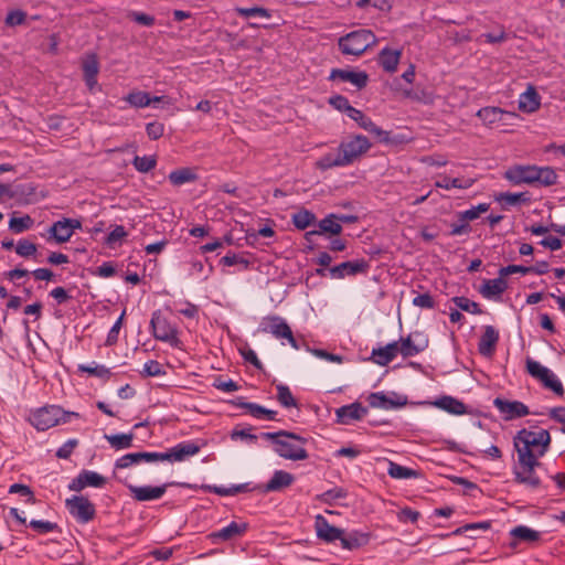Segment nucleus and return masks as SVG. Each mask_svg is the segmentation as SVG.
Listing matches in <instances>:
<instances>
[{
    "mask_svg": "<svg viewBox=\"0 0 565 565\" xmlns=\"http://www.w3.org/2000/svg\"><path fill=\"white\" fill-rule=\"evenodd\" d=\"M372 147L370 140L363 135H355L347 141L340 142L338 153H326L316 163L320 170L335 167H347L359 160Z\"/></svg>",
    "mask_w": 565,
    "mask_h": 565,
    "instance_id": "1",
    "label": "nucleus"
},
{
    "mask_svg": "<svg viewBox=\"0 0 565 565\" xmlns=\"http://www.w3.org/2000/svg\"><path fill=\"white\" fill-rule=\"evenodd\" d=\"M551 436L548 430L540 428L537 430L521 429L514 437V446L518 451V458L535 459L544 456L548 450Z\"/></svg>",
    "mask_w": 565,
    "mask_h": 565,
    "instance_id": "2",
    "label": "nucleus"
},
{
    "mask_svg": "<svg viewBox=\"0 0 565 565\" xmlns=\"http://www.w3.org/2000/svg\"><path fill=\"white\" fill-rule=\"evenodd\" d=\"M260 437L271 440L275 445V451L282 458L289 460H306L309 457L308 451L303 448L308 439L288 430H279L275 433H262Z\"/></svg>",
    "mask_w": 565,
    "mask_h": 565,
    "instance_id": "3",
    "label": "nucleus"
},
{
    "mask_svg": "<svg viewBox=\"0 0 565 565\" xmlns=\"http://www.w3.org/2000/svg\"><path fill=\"white\" fill-rule=\"evenodd\" d=\"M376 35L369 29H359L342 35L338 49L343 55L361 56L377 43Z\"/></svg>",
    "mask_w": 565,
    "mask_h": 565,
    "instance_id": "4",
    "label": "nucleus"
},
{
    "mask_svg": "<svg viewBox=\"0 0 565 565\" xmlns=\"http://www.w3.org/2000/svg\"><path fill=\"white\" fill-rule=\"evenodd\" d=\"M71 417L78 418L79 414L64 411L57 405H46L33 411L29 417V422L38 430L44 431L58 424L68 423Z\"/></svg>",
    "mask_w": 565,
    "mask_h": 565,
    "instance_id": "5",
    "label": "nucleus"
},
{
    "mask_svg": "<svg viewBox=\"0 0 565 565\" xmlns=\"http://www.w3.org/2000/svg\"><path fill=\"white\" fill-rule=\"evenodd\" d=\"M150 327L156 340L167 342L172 347L180 344L177 327L171 324L170 321L162 316L160 310L152 312Z\"/></svg>",
    "mask_w": 565,
    "mask_h": 565,
    "instance_id": "6",
    "label": "nucleus"
},
{
    "mask_svg": "<svg viewBox=\"0 0 565 565\" xmlns=\"http://www.w3.org/2000/svg\"><path fill=\"white\" fill-rule=\"evenodd\" d=\"M68 513L82 524L89 523L96 518L95 504L84 495H73L65 500Z\"/></svg>",
    "mask_w": 565,
    "mask_h": 565,
    "instance_id": "7",
    "label": "nucleus"
},
{
    "mask_svg": "<svg viewBox=\"0 0 565 565\" xmlns=\"http://www.w3.org/2000/svg\"><path fill=\"white\" fill-rule=\"evenodd\" d=\"M260 330L265 333H270L277 339H286L289 344L299 349V344L295 339L289 324L279 316H267L260 323Z\"/></svg>",
    "mask_w": 565,
    "mask_h": 565,
    "instance_id": "8",
    "label": "nucleus"
},
{
    "mask_svg": "<svg viewBox=\"0 0 565 565\" xmlns=\"http://www.w3.org/2000/svg\"><path fill=\"white\" fill-rule=\"evenodd\" d=\"M526 370L531 376L540 380L546 388L553 391L557 396H564V387L551 370L531 359L526 361Z\"/></svg>",
    "mask_w": 565,
    "mask_h": 565,
    "instance_id": "9",
    "label": "nucleus"
},
{
    "mask_svg": "<svg viewBox=\"0 0 565 565\" xmlns=\"http://www.w3.org/2000/svg\"><path fill=\"white\" fill-rule=\"evenodd\" d=\"M201 447L193 441H183L167 452H153L154 462L157 461H183L189 457L196 455L200 451Z\"/></svg>",
    "mask_w": 565,
    "mask_h": 565,
    "instance_id": "10",
    "label": "nucleus"
},
{
    "mask_svg": "<svg viewBox=\"0 0 565 565\" xmlns=\"http://www.w3.org/2000/svg\"><path fill=\"white\" fill-rule=\"evenodd\" d=\"M540 466V461L535 459L519 458V468L515 470V481L526 484L532 489H536L541 484L540 478L535 475V467Z\"/></svg>",
    "mask_w": 565,
    "mask_h": 565,
    "instance_id": "11",
    "label": "nucleus"
},
{
    "mask_svg": "<svg viewBox=\"0 0 565 565\" xmlns=\"http://www.w3.org/2000/svg\"><path fill=\"white\" fill-rule=\"evenodd\" d=\"M370 264L364 258L343 262L329 269L332 278L342 279L347 276H356L367 273Z\"/></svg>",
    "mask_w": 565,
    "mask_h": 565,
    "instance_id": "12",
    "label": "nucleus"
},
{
    "mask_svg": "<svg viewBox=\"0 0 565 565\" xmlns=\"http://www.w3.org/2000/svg\"><path fill=\"white\" fill-rule=\"evenodd\" d=\"M351 119H353L362 129L377 137L380 142L388 143L391 142L390 132L381 129L375 125V122L367 116L363 114V111L353 108L350 110V115H348Z\"/></svg>",
    "mask_w": 565,
    "mask_h": 565,
    "instance_id": "13",
    "label": "nucleus"
},
{
    "mask_svg": "<svg viewBox=\"0 0 565 565\" xmlns=\"http://www.w3.org/2000/svg\"><path fill=\"white\" fill-rule=\"evenodd\" d=\"M122 482L128 488L131 497L136 501H139V502L152 501V500L160 499L166 493L167 488L174 484L173 482H170V483H164V484L158 486V487H151V486L137 487V486L127 483L125 481H122Z\"/></svg>",
    "mask_w": 565,
    "mask_h": 565,
    "instance_id": "14",
    "label": "nucleus"
},
{
    "mask_svg": "<svg viewBox=\"0 0 565 565\" xmlns=\"http://www.w3.org/2000/svg\"><path fill=\"white\" fill-rule=\"evenodd\" d=\"M106 482V478L102 475L90 470H82L78 476L71 481L68 489L74 492H81L86 487L103 488Z\"/></svg>",
    "mask_w": 565,
    "mask_h": 565,
    "instance_id": "15",
    "label": "nucleus"
},
{
    "mask_svg": "<svg viewBox=\"0 0 565 565\" xmlns=\"http://www.w3.org/2000/svg\"><path fill=\"white\" fill-rule=\"evenodd\" d=\"M493 405L504 415V419L511 420L514 418H521L530 414L529 407L519 401H507L497 397L493 401Z\"/></svg>",
    "mask_w": 565,
    "mask_h": 565,
    "instance_id": "16",
    "label": "nucleus"
},
{
    "mask_svg": "<svg viewBox=\"0 0 565 565\" xmlns=\"http://www.w3.org/2000/svg\"><path fill=\"white\" fill-rule=\"evenodd\" d=\"M329 79H331V81L340 79L341 82H350L358 89H362L367 85L369 75L366 72H363V71L354 72V71H350V70L332 68Z\"/></svg>",
    "mask_w": 565,
    "mask_h": 565,
    "instance_id": "17",
    "label": "nucleus"
},
{
    "mask_svg": "<svg viewBox=\"0 0 565 565\" xmlns=\"http://www.w3.org/2000/svg\"><path fill=\"white\" fill-rule=\"evenodd\" d=\"M315 529L317 536L324 542L331 543L342 539L343 530L331 525L321 514L315 518Z\"/></svg>",
    "mask_w": 565,
    "mask_h": 565,
    "instance_id": "18",
    "label": "nucleus"
},
{
    "mask_svg": "<svg viewBox=\"0 0 565 565\" xmlns=\"http://www.w3.org/2000/svg\"><path fill=\"white\" fill-rule=\"evenodd\" d=\"M295 481V476L285 470H276L269 481L257 487L262 492H277L290 487Z\"/></svg>",
    "mask_w": 565,
    "mask_h": 565,
    "instance_id": "19",
    "label": "nucleus"
},
{
    "mask_svg": "<svg viewBox=\"0 0 565 565\" xmlns=\"http://www.w3.org/2000/svg\"><path fill=\"white\" fill-rule=\"evenodd\" d=\"M246 530H247L246 523H237V522L233 521L225 527L210 533L207 537L213 543L226 542V541L233 540L235 537L242 536L246 532Z\"/></svg>",
    "mask_w": 565,
    "mask_h": 565,
    "instance_id": "20",
    "label": "nucleus"
},
{
    "mask_svg": "<svg viewBox=\"0 0 565 565\" xmlns=\"http://www.w3.org/2000/svg\"><path fill=\"white\" fill-rule=\"evenodd\" d=\"M504 177L514 184L534 183L535 166H514L505 171Z\"/></svg>",
    "mask_w": 565,
    "mask_h": 565,
    "instance_id": "21",
    "label": "nucleus"
},
{
    "mask_svg": "<svg viewBox=\"0 0 565 565\" xmlns=\"http://www.w3.org/2000/svg\"><path fill=\"white\" fill-rule=\"evenodd\" d=\"M499 341V332L492 326H486L478 343V351L483 356H491Z\"/></svg>",
    "mask_w": 565,
    "mask_h": 565,
    "instance_id": "22",
    "label": "nucleus"
},
{
    "mask_svg": "<svg viewBox=\"0 0 565 565\" xmlns=\"http://www.w3.org/2000/svg\"><path fill=\"white\" fill-rule=\"evenodd\" d=\"M477 117L487 126L505 120V117H518L516 114L505 111L499 107H483L477 111Z\"/></svg>",
    "mask_w": 565,
    "mask_h": 565,
    "instance_id": "23",
    "label": "nucleus"
},
{
    "mask_svg": "<svg viewBox=\"0 0 565 565\" xmlns=\"http://www.w3.org/2000/svg\"><path fill=\"white\" fill-rule=\"evenodd\" d=\"M399 353L397 341H393L385 347L374 348L372 350L373 361L381 366L388 365Z\"/></svg>",
    "mask_w": 565,
    "mask_h": 565,
    "instance_id": "24",
    "label": "nucleus"
},
{
    "mask_svg": "<svg viewBox=\"0 0 565 565\" xmlns=\"http://www.w3.org/2000/svg\"><path fill=\"white\" fill-rule=\"evenodd\" d=\"M82 70L86 86L92 92L97 85V75L99 72V63L96 54H89L84 58Z\"/></svg>",
    "mask_w": 565,
    "mask_h": 565,
    "instance_id": "25",
    "label": "nucleus"
},
{
    "mask_svg": "<svg viewBox=\"0 0 565 565\" xmlns=\"http://www.w3.org/2000/svg\"><path fill=\"white\" fill-rule=\"evenodd\" d=\"M366 413L367 408L363 407L360 403L344 405L335 412L338 422L341 424H349L351 420H359L363 418Z\"/></svg>",
    "mask_w": 565,
    "mask_h": 565,
    "instance_id": "26",
    "label": "nucleus"
},
{
    "mask_svg": "<svg viewBox=\"0 0 565 565\" xmlns=\"http://www.w3.org/2000/svg\"><path fill=\"white\" fill-rule=\"evenodd\" d=\"M401 56V50H392L390 47H384L379 53L377 62L385 72L394 73L397 70Z\"/></svg>",
    "mask_w": 565,
    "mask_h": 565,
    "instance_id": "27",
    "label": "nucleus"
},
{
    "mask_svg": "<svg viewBox=\"0 0 565 565\" xmlns=\"http://www.w3.org/2000/svg\"><path fill=\"white\" fill-rule=\"evenodd\" d=\"M318 230H312L308 232L309 236L322 235L324 233H330L332 235H340L342 233V226L337 220V214H329L318 223Z\"/></svg>",
    "mask_w": 565,
    "mask_h": 565,
    "instance_id": "28",
    "label": "nucleus"
},
{
    "mask_svg": "<svg viewBox=\"0 0 565 565\" xmlns=\"http://www.w3.org/2000/svg\"><path fill=\"white\" fill-rule=\"evenodd\" d=\"M143 461L145 462H154L153 452L141 451V452L126 454L116 460L115 468L116 469H125L132 465H138Z\"/></svg>",
    "mask_w": 565,
    "mask_h": 565,
    "instance_id": "29",
    "label": "nucleus"
},
{
    "mask_svg": "<svg viewBox=\"0 0 565 565\" xmlns=\"http://www.w3.org/2000/svg\"><path fill=\"white\" fill-rule=\"evenodd\" d=\"M367 403L373 408L392 409L404 406L406 401H394L383 392H375L367 396Z\"/></svg>",
    "mask_w": 565,
    "mask_h": 565,
    "instance_id": "30",
    "label": "nucleus"
},
{
    "mask_svg": "<svg viewBox=\"0 0 565 565\" xmlns=\"http://www.w3.org/2000/svg\"><path fill=\"white\" fill-rule=\"evenodd\" d=\"M540 95L533 86H530L519 98V109L524 113H533L539 109Z\"/></svg>",
    "mask_w": 565,
    "mask_h": 565,
    "instance_id": "31",
    "label": "nucleus"
},
{
    "mask_svg": "<svg viewBox=\"0 0 565 565\" xmlns=\"http://www.w3.org/2000/svg\"><path fill=\"white\" fill-rule=\"evenodd\" d=\"M504 276H500L494 279L484 280L480 292L486 298L500 297L508 288L507 281L503 279Z\"/></svg>",
    "mask_w": 565,
    "mask_h": 565,
    "instance_id": "32",
    "label": "nucleus"
},
{
    "mask_svg": "<svg viewBox=\"0 0 565 565\" xmlns=\"http://www.w3.org/2000/svg\"><path fill=\"white\" fill-rule=\"evenodd\" d=\"M370 533L352 531L348 534H342L341 545L347 550H355L366 545L370 542Z\"/></svg>",
    "mask_w": 565,
    "mask_h": 565,
    "instance_id": "33",
    "label": "nucleus"
},
{
    "mask_svg": "<svg viewBox=\"0 0 565 565\" xmlns=\"http://www.w3.org/2000/svg\"><path fill=\"white\" fill-rule=\"evenodd\" d=\"M50 237L56 243L63 244L70 241L72 237V228H70L66 217L54 222L49 228Z\"/></svg>",
    "mask_w": 565,
    "mask_h": 565,
    "instance_id": "34",
    "label": "nucleus"
},
{
    "mask_svg": "<svg viewBox=\"0 0 565 565\" xmlns=\"http://www.w3.org/2000/svg\"><path fill=\"white\" fill-rule=\"evenodd\" d=\"M234 405L246 409L253 417L262 418L265 416L268 420H276L277 412L267 409L256 403L243 402L238 398L237 402H233Z\"/></svg>",
    "mask_w": 565,
    "mask_h": 565,
    "instance_id": "35",
    "label": "nucleus"
},
{
    "mask_svg": "<svg viewBox=\"0 0 565 565\" xmlns=\"http://www.w3.org/2000/svg\"><path fill=\"white\" fill-rule=\"evenodd\" d=\"M397 342L399 347V353L403 358L415 356L424 351V349L427 347V342L423 344L415 343L412 339V334H408L405 338L402 337Z\"/></svg>",
    "mask_w": 565,
    "mask_h": 565,
    "instance_id": "36",
    "label": "nucleus"
},
{
    "mask_svg": "<svg viewBox=\"0 0 565 565\" xmlns=\"http://www.w3.org/2000/svg\"><path fill=\"white\" fill-rule=\"evenodd\" d=\"M168 178L173 185L179 186L195 181L198 175L191 168H181L171 171Z\"/></svg>",
    "mask_w": 565,
    "mask_h": 565,
    "instance_id": "37",
    "label": "nucleus"
},
{
    "mask_svg": "<svg viewBox=\"0 0 565 565\" xmlns=\"http://www.w3.org/2000/svg\"><path fill=\"white\" fill-rule=\"evenodd\" d=\"M473 183H475L473 179L444 177L440 181L435 182V186L446 189V190H449L451 188L465 190V189L471 188L473 185Z\"/></svg>",
    "mask_w": 565,
    "mask_h": 565,
    "instance_id": "38",
    "label": "nucleus"
},
{
    "mask_svg": "<svg viewBox=\"0 0 565 565\" xmlns=\"http://www.w3.org/2000/svg\"><path fill=\"white\" fill-rule=\"evenodd\" d=\"M317 217L315 213L307 209H301L297 213H294L291 216V222L294 226L300 231L306 230L308 226L315 224Z\"/></svg>",
    "mask_w": 565,
    "mask_h": 565,
    "instance_id": "39",
    "label": "nucleus"
},
{
    "mask_svg": "<svg viewBox=\"0 0 565 565\" xmlns=\"http://www.w3.org/2000/svg\"><path fill=\"white\" fill-rule=\"evenodd\" d=\"M348 497V491L342 487H334L324 491L323 493L317 494L316 500L328 505H334L340 499Z\"/></svg>",
    "mask_w": 565,
    "mask_h": 565,
    "instance_id": "40",
    "label": "nucleus"
},
{
    "mask_svg": "<svg viewBox=\"0 0 565 565\" xmlns=\"http://www.w3.org/2000/svg\"><path fill=\"white\" fill-rule=\"evenodd\" d=\"M437 406L454 415H462L466 413V405L451 396H444L437 402Z\"/></svg>",
    "mask_w": 565,
    "mask_h": 565,
    "instance_id": "41",
    "label": "nucleus"
},
{
    "mask_svg": "<svg viewBox=\"0 0 565 565\" xmlns=\"http://www.w3.org/2000/svg\"><path fill=\"white\" fill-rule=\"evenodd\" d=\"M510 535L519 541L536 542L541 537V533L525 525H518L510 531Z\"/></svg>",
    "mask_w": 565,
    "mask_h": 565,
    "instance_id": "42",
    "label": "nucleus"
},
{
    "mask_svg": "<svg viewBox=\"0 0 565 565\" xmlns=\"http://www.w3.org/2000/svg\"><path fill=\"white\" fill-rule=\"evenodd\" d=\"M387 473L390 477L394 479H411L418 478L419 476V472L417 470L401 466L393 461H390Z\"/></svg>",
    "mask_w": 565,
    "mask_h": 565,
    "instance_id": "43",
    "label": "nucleus"
},
{
    "mask_svg": "<svg viewBox=\"0 0 565 565\" xmlns=\"http://www.w3.org/2000/svg\"><path fill=\"white\" fill-rule=\"evenodd\" d=\"M535 182L544 186L553 185L557 182V174L553 168L535 167Z\"/></svg>",
    "mask_w": 565,
    "mask_h": 565,
    "instance_id": "44",
    "label": "nucleus"
},
{
    "mask_svg": "<svg viewBox=\"0 0 565 565\" xmlns=\"http://www.w3.org/2000/svg\"><path fill=\"white\" fill-rule=\"evenodd\" d=\"M131 107L145 108L150 105V95L142 90H132L124 98Z\"/></svg>",
    "mask_w": 565,
    "mask_h": 565,
    "instance_id": "45",
    "label": "nucleus"
},
{
    "mask_svg": "<svg viewBox=\"0 0 565 565\" xmlns=\"http://www.w3.org/2000/svg\"><path fill=\"white\" fill-rule=\"evenodd\" d=\"M36 188L32 183L28 184H18L14 186V189H11L10 185H8V195L10 199H26L31 195L35 194Z\"/></svg>",
    "mask_w": 565,
    "mask_h": 565,
    "instance_id": "46",
    "label": "nucleus"
},
{
    "mask_svg": "<svg viewBox=\"0 0 565 565\" xmlns=\"http://www.w3.org/2000/svg\"><path fill=\"white\" fill-rule=\"evenodd\" d=\"M128 236V232L122 225H115L114 230L106 236L105 245L109 248H115L121 245V241Z\"/></svg>",
    "mask_w": 565,
    "mask_h": 565,
    "instance_id": "47",
    "label": "nucleus"
},
{
    "mask_svg": "<svg viewBox=\"0 0 565 565\" xmlns=\"http://www.w3.org/2000/svg\"><path fill=\"white\" fill-rule=\"evenodd\" d=\"M132 164L138 172L147 173L156 168L157 158L156 156H136L132 160Z\"/></svg>",
    "mask_w": 565,
    "mask_h": 565,
    "instance_id": "48",
    "label": "nucleus"
},
{
    "mask_svg": "<svg viewBox=\"0 0 565 565\" xmlns=\"http://www.w3.org/2000/svg\"><path fill=\"white\" fill-rule=\"evenodd\" d=\"M451 301L461 310L473 313V315H481L482 309L480 308V305L478 302H475L470 300L467 297L463 296H456L451 299Z\"/></svg>",
    "mask_w": 565,
    "mask_h": 565,
    "instance_id": "49",
    "label": "nucleus"
},
{
    "mask_svg": "<svg viewBox=\"0 0 565 565\" xmlns=\"http://www.w3.org/2000/svg\"><path fill=\"white\" fill-rule=\"evenodd\" d=\"M276 390H277V399L281 406H284L286 408L297 406V402L287 385L278 384V385H276Z\"/></svg>",
    "mask_w": 565,
    "mask_h": 565,
    "instance_id": "50",
    "label": "nucleus"
},
{
    "mask_svg": "<svg viewBox=\"0 0 565 565\" xmlns=\"http://www.w3.org/2000/svg\"><path fill=\"white\" fill-rule=\"evenodd\" d=\"M106 439L115 449H126L132 446L134 435L132 434H117L106 436Z\"/></svg>",
    "mask_w": 565,
    "mask_h": 565,
    "instance_id": "51",
    "label": "nucleus"
},
{
    "mask_svg": "<svg viewBox=\"0 0 565 565\" xmlns=\"http://www.w3.org/2000/svg\"><path fill=\"white\" fill-rule=\"evenodd\" d=\"M490 207V204L488 203H480L477 206H472L471 209L459 212L457 214L458 221H467L468 223L470 221H473L480 216V214L487 212Z\"/></svg>",
    "mask_w": 565,
    "mask_h": 565,
    "instance_id": "52",
    "label": "nucleus"
},
{
    "mask_svg": "<svg viewBox=\"0 0 565 565\" xmlns=\"http://www.w3.org/2000/svg\"><path fill=\"white\" fill-rule=\"evenodd\" d=\"M78 371L103 380H109L111 375V372L108 367L99 364H96L94 366L79 365Z\"/></svg>",
    "mask_w": 565,
    "mask_h": 565,
    "instance_id": "53",
    "label": "nucleus"
},
{
    "mask_svg": "<svg viewBox=\"0 0 565 565\" xmlns=\"http://www.w3.org/2000/svg\"><path fill=\"white\" fill-rule=\"evenodd\" d=\"M32 224L33 220L29 215L22 217H12L9 222V228L12 232L19 234L29 230L32 226Z\"/></svg>",
    "mask_w": 565,
    "mask_h": 565,
    "instance_id": "54",
    "label": "nucleus"
},
{
    "mask_svg": "<svg viewBox=\"0 0 565 565\" xmlns=\"http://www.w3.org/2000/svg\"><path fill=\"white\" fill-rule=\"evenodd\" d=\"M221 264L224 266L239 265L243 269H247L250 265V262L235 253H228L221 258Z\"/></svg>",
    "mask_w": 565,
    "mask_h": 565,
    "instance_id": "55",
    "label": "nucleus"
},
{
    "mask_svg": "<svg viewBox=\"0 0 565 565\" xmlns=\"http://www.w3.org/2000/svg\"><path fill=\"white\" fill-rule=\"evenodd\" d=\"M15 253L21 257L28 258L36 253V245L25 238H22L15 246Z\"/></svg>",
    "mask_w": 565,
    "mask_h": 565,
    "instance_id": "56",
    "label": "nucleus"
},
{
    "mask_svg": "<svg viewBox=\"0 0 565 565\" xmlns=\"http://www.w3.org/2000/svg\"><path fill=\"white\" fill-rule=\"evenodd\" d=\"M236 12L238 15L244 18H249L254 15H259L262 18H270L271 14L268 9L263 7H253V8H236Z\"/></svg>",
    "mask_w": 565,
    "mask_h": 565,
    "instance_id": "57",
    "label": "nucleus"
},
{
    "mask_svg": "<svg viewBox=\"0 0 565 565\" xmlns=\"http://www.w3.org/2000/svg\"><path fill=\"white\" fill-rule=\"evenodd\" d=\"M329 104L339 111L350 115V110L354 107L350 105L349 99L342 95H335L330 97Z\"/></svg>",
    "mask_w": 565,
    "mask_h": 565,
    "instance_id": "58",
    "label": "nucleus"
},
{
    "mask_svg": "<svg viewBox=\"0 0 565 565\" xmlns=\"http://www.w3.org/2000/svg\"><path fill=\"white\" fill-rule=\"evenodd\" d=\"M125 313H126V310L122 311L120 317L117 319V321L114 323V326L109 330V332L107 334V338H106V342H105V344L107 347H111V345L117 343L119 331H120L121 326H122V320H124Z\"/></svg>",
    "mask_w": 565,
    "mask_h": 565,
    "instance_id": "59",
    "label": "nucleus"
},
{
    "mask_svg": "<svg viewBox=\"0 0 565 565\" xmlns=\"http://www.w3.org/2000/svg\"><path fill=\"white\" fill-rule=\"evenodd\" d=\"M146 132L150 140H158L164 134V125L160 121H151L146 125Z\"/></svg>",
    "mask_w": 565,
    "mask_h": 565,
    "instance_id": "60",
    "label": "nucleus"
},
{
    "mask_svg": "<svg viewBox=\"0 0 565 565\" xmlns=\"http://www.w3.org/2000/svg\"><path fill=\"white\" fill-rule=\"evenodd\" d=\"M141 374L143 376H160L166 374V372L163 371L162 365L158 361L150 360L145 363Z\"/></svg>",
    "mask_w": 565,
    "mask_h": 565,
    "instance_id": "61",
    "label": "nucleus"
},
{
    "mask_svg": "<svg viewBox=\"0 0 565 565\" xmlns=\"http://www.w3.org/2000/svg\"><path fill=\"white\" fill-rule=\"evenodd\" d=\"M482 437L478 438V445H479V451L482 452L484 455V457H488V458H491L493 460H497V459H500L502 457V452L500 450V448L495 445H491L489 447H487L483 443H482Z\"/></svg>",
    "mask_w": 565,
    "mask_h": 565,
    "instance_id": "62",
    "label": "nucleus"
},
{
    "mask_svg": "<svg viewBox=\"0 0 565 565\" xmlns=\"http://www.w3.org/2000/svg\"><path fill=\"white\" fill-rule=\"evenodd\" d=\"M498 200L501 202H504L505 204H509V205H515L520 202H526L529 199H527L525 192H521V193L505 192V193H501L500 196L498 198Z\"/></svg>",
    "mask_w": 565,
    "mask_h": 565,
    "instance_id": "63",
    "label": "nucleus"
},
{
    "mask_svg": "<svg viewBox=\"0 0 565 565\" xmlns=\"http://www.w3.org/2000/svg\"><path fill=\"white\" fill-rule=\"evenodd\" d=\"M26 19V13L22 10H12L7 14L6 24L9 26L21 25Z\"/></svg>",
    "mask_w": 565,
    "mask_h": 565,
    "instance_id": "64",
    "label": "nucleus"
}]
</instances>
